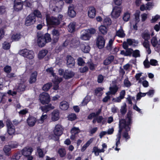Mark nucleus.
I'll use <instances>...</instances> for the list:
<instances>
[{"mask_svg":"<svg viewBox=\"0 0 160 160\" xmlns=\"http://www.w3.org/2000/svg\"><path fill=\"white\" fill-rule=\"evenodd\" d=\"M132 112L129 111L127 114L126 118L121 119L119 121L118 130L122 128V132L123 129H125V132L123 133V136L126 140L130 138L128 132L130 131L131 126L132 123Z\"/></svg>","mask_w":160,"mask_h":160,"instance_id":"nucleus-1","label":"nucleus"},{"mask_svg":"<svg viewBox=\"0 0 160 160\" xmlns=\"http://www.w3.org/2000/svg\"><path fill=\"white\" fill-rule=\"evenodd\" d=\"M37 37V44L41 48L44 47L47 43L51 42L52 40L50 34L48 33L44 34L41 32H38Z\"/></svg>","mask_w":160,"mask_h":160,"instance_id":"nucleus-2","label":"nucleus"},{"mask_svg":"<svg viewBox=\"0 0 160 160\" xmlns=\"http://www.w3.org/2000/svg\"><path fill=\"white\" fill-rule=\"evenodd\" d=\"M46 19L47 25L50 26H54L60 24V20L57 18L51 16L49 14H46Z\"/></svg>","mask_w":160,"mask_h":160,"instance_id":"nucleus-3","label":"nucleus"},{"mask_svg":"<svg viewBox=\"0 0 160 160\" xmlns=\"http://www.w3.org/2000/svg\"><path fill=\"white\" fill-rule=\"evenodd\" d=\"M40 102L43 105L48 104L50 101V98L47 92H43L40 94L39 97Z\"/></svg>","mask_w":160,"mask_h":160,"instance_id":"nucleus-4","label":"nucleus"},{"mask_svg":"<svg viewBox=\"0 0 160 160\" xmlns=\"http://www.w3.org/2000/svg\"><path fill=\"white\" fill-rule=\"evenodd\" d=\"M6 126L8 134L10 136L14 135L15 132V127L10 120L8 119L7 120Z\"/></svg>","mask_w":160,"mask_h":160,"instance_id":"nucleus-5","label":"nucleus"},{"mask_svg":"<svg viewBox=\"0 0 160 160\" xmlns=\"http://www.w3.org/2000/svg\"><path fill=\"white\" fill-rule=\"evenodd\" d=\"M20 53L22 56L29 59H32L34 58V53L33 51L27 49L21 50L20 51Z\"/></svg>","mask_w":160,"mask_h":160,"instance_id":"nucleus-6","label":"nucleus"},{"mask_svg":"<svg viewBox=\"0 0 160 160\" xmlns=\"http://www.w3.org/2000/svg\"><path fill=\"white\" fill-rule=\"evenodd\" d=\"M24 5V2L22 0H14L13 2L14 11L18 12L22 10Z\"/></svg>","mask_w":160,"mask_h":160,"instance_id":"nucleus-7","label":"nucleus"},{"mask_svg":"<svg viewBox=\"0 0 160 160\" xmlns=\"http://www.w3.org/2000/svg\"><path fill=\"white\" fill-rule=\"evenodd\" d=\"M62 128L61 125L58 124L55 126L53 130V132L54 134L57 136L55 139L56 141L59 140V137L61 136L62 133Z\"/></svg>","mask_w":160,"mask_h":160,"instance_id":"nucleus-8","label":"nucleus"},{"mask_svg":"<svg viewBox=\"0 0 160 160\" xmlns=\"http://www.w3.org/2000/svg\"><path fill=\"white\" fill-rule=\"evenodd\" d=\"M36 20V18L33 16V14H30L25 18V25L27 26H30L34 24Z\"/></svg>","mask_w":160,"mask_h":160,"instance_id":"nucleus-9","label":"nucleus"},{"mask_svg":"<svg viewBox=\"0 0 160 160\" xmlns=\"http://www.w3.org/2000/svg\"><path fill=\"white\" fill-rule=\"evenodd\" d=\"M64 0H56L54 2L55 8H53V11L56 12H59L62 9L64 5Z\"/></svg>","mask_w":160,"mask_h":160,"instance_id":"nucleus-10","label":"nucleus"},{"mask_svg":"<svg viewBox=\"0 0 160 160\" xmlns=\"http://www.w3.org/2000/svg\"><path fill=\"white\" fill-rule=\"evenodd\" d=\"M105 40L103 37L99 35L97 38L96 45L98 48L102 49L105 46Z\"/></svg>","mask_w":160,"mask_h":160,"instance_id":"nucleus-11","label":"nucleus"},{"mask_svg":"<svg viewBox=\"0 0 160 160\" xmlns=\"http://www.w3.org/2000/svg\"><path fill=\"white\" fill-rule=\"evenodd\" d=\"M17 146V145H13L12 144L5 145L3 149L5 155L8 156H9L11 153V148H16Z\"/></svg>","mask_w":160,"mask_h":160,"instance_id":"nucleus-12","label":"nucleus"},{"mask_svg":"<svg viewBox=\"0 0 160 160\" xmlns=\"http://www.w3.org/2000/svg\"><path fill=\"white\" fill-rule=\"evenodd\" d=\"M91 36V35L89 33L88 30H84L81 32L80 38L83 40H89Z\"/></svg>","mask_w":160,"mask_h":160,"instance_id":"nucleus-13","label":"nucleus"},{"mask_svg":"<svg viewBox=\"0 0 160 160\" xmlns=\"http://www.w3.org/2000/svg\"><path fill=\"white\" fill-rule=\"evenodd\" d=\"M67 66L68 67L72 68L75 65V60L74 58L70 55H68L67 57Z\"/></svg>","mask_w":160,"mask_h":160,"instance_id":"nucleus-14","label":"nucleus"},{"mask_svg":"<svg viewBox=\"0 0 160 160\" xmlns=\"http://www.w3.org/2000/svg\"><path fill=\"white\" fill-rule=\"evenodd\" d=\"M80 47L82 51L85 53L89 52L90 49V46L85 42L81 43L80 44Z\"/></svg>","mask_w":160,"mask_h":160,"instance_id":"nucleus-15","label":"nucleus"},{"mask_svg":"<svg viewBox=\"0 0 160 160\" xmlns=\"http://www.w3.org/2000/svg\"><path fill=\"white\" fill-rule=\"evenodd\" d=\"M120 8L118 6H115L113 8L111 14L112 16L115 18H118L120 14Z\"/></svg>","mask_w":160,"mask_h":160,"instance_id":"nucleus-16","label":"nucleus"},{"mask_svg":"<svg viewBox=\"0 0 160 160\" xmlns=\"http://www.w3.org/2000/svg\"><path fill=\"white\" fill-rule=\"evenodd\" d=\"M54 108V106H52L51 104L48 103L47 105L41 106L39 109L42 112L47 113L49 111L53 109Z\"/></svg>","mask_w":160,"mask_h":160,"instance_id":"nucleus-17","label":"nucleus"},{"mask_svg":"<svg viewBox=\"0 0 160 160\" xmlns=\"http://www.w3.org/2000/svg\"><path fill=\"white\" fill-rule=\"evenodd\" d=\"M27 121L29 126L33 127L35 124L37 119L34 117L30 115L27 119Z\"/></svg>","mask_w":160,"mask_h":160,"instance_id":"nucleus-18","label":"nucleus"},{"mask_svg":"<svg viewBox=\"0 0 160 160\" xmlns=\"http://www.w3.org/2000/svg\"><path fill=\"white\" fill-rule=\"evenodd\" d=\"M122 128H121L119 130H118V132L117 135V138L116 139V147L115 148L116 151H119L120 150V148H118V145H120V140L121 138V134L122 133Z\"/></svg>","mask_w":160,"mask_h":160,"instance_id":"nucleus-19","label":"nucleus"},{"mask_svg":"<svg viewBox=\"0 0 160 160\" xmlns=\"http://www.w3.org/2000/svg\"><path fill=\"white\" fill-rule=\"evenodd\" d=\"M96 10L94 7H91L89 8L88 11V17L91 18H94L96 14Z\"/></svg>","mask_w":160,"mask_h":160,"instance_id":"nucleus-20","label":"nucleus"},{"mask_svg":"<svg viewBox=\"0 0 160 160\" xmlns=\"http://www.w3.org/2000/svg\"><path fill=\"white\" fill-rule=\"evenodd\" d=\"M33 149L31 147L28 148H25L22 150V154L24 156H27L29 155H31Z\"/></svg>","mask_w":160,"mask_h":160,"instance_id":"nucleus-21","label":"nucleus"},{"mask_svg":"<svg viewBox=\"0 0 160 160\" xmlns=\"http://www.w3.org/2000/svg\"><path fill=\"white\" fill-rule=\"evenodd\" d=\"M59 107L62 110H66L69 107V104L68 102L63 101L60 103Z\"/></svg>","mask_w":160,"mask_h":160,"instance_id":"nucleus-22","label":"nucleus"},{"mask_svg":"<svg viewBox=\"0 0 160 160\" xmlns=\"http://www.w3.org/2000/svg\"><path fill=\"white\" fill-rule=\"evenodd\" d=\"M37 74L38 73L36 71L32 73L29 79V82L30 84H32L35 82L37 80Z\"/></svg>","mask_w":160,"mask_h":160,"instance_id":"nucleus-23","label":"nucleus"},{"mask_svg":"<svg viewBox=\"0 0 160 160\" xmlns=\"http://www.w3.org/2000/svg\"><path fill=\"white\" fill-rule=\"evenodd\" d=\"M75 75L74 73L72 71H65L64 74L63 78L66 79H68L73 78Z\"/></svg>","mask_w":160,"mask_h":160,"instance_id":"nucleus-24","label":"nucleus"},{"mask_svg":"<svg viewBox=\"0 0 160 160\" xmlns=\"http://www.w3.org/2000/svg\"><path fill=\"white\" fill-rule=\"evenodd\" d=\"M114 59V57L113 55H110L107 57L104 61L103 64L105 66H107L110 64Z\"/></svg>","mask_w":160,"mask_h":160,"instance_id":"nucleus-25","label":"nucleus"},{"mask_svg":"<svg viewBox=\"0 0 160 160\" xmlns=\"http://www.w3.org/2000/svg\"><path fill=\"white\" fill-rule=\"evenodd\" d=\"M68 15L69 17L71 18H74L76 16V12L73 7H68Z\"/></svg>","mask_w":160,"mask_h":160,"instance_id":"nucleus-26","label":"nucleus"},{"mask_svg":"<svg viewBox=\"0 0 160 160\" xmlns=\"http://www.w3.org/2000/svg\"><path fill=\"white\" fill-rule=\"evenodd\" d=\"M59 118V112L58 111L54 110L52 113V119L53 121L58 120Z\"/></svg>","mask_w":160,"mask_h":160,"instance_id":"nucleus-27","label":"nucleus"},{"mask_svg":"<svg viewBox=\"0 0 160 160\" xmlns=\"http://www.w3.org/2000/svg\"><path fill=\"white\" fill-rule=\"evenodd\" d=\"M48 52V51L47 50L43 49L40 51L38 55V58L40 59L43 58Z\"/></svg>","mask_w":160,"mask_h":160,"instance_id":"nucleus-28","label":"nucleus"},{"mask_svg":"<svg viewBox=\"0 0 160 160\" xmlns=\"http://www.w3.org/2000/svg\"><path fill=\"white\" fill-rule=\"evenodd\" d=\"M141 36L145 41H148L150 38V35L148 31L143 32L141 35Z\"/></svg>","mask_w":160,"mask_h":160,"instance_id":"nucleus-29","label":"nucleus"},{"mask_svg":"<svg viewBox=\"0 0 160 160\" xmlns=\"http://www.w3.org/2000/svg\"><path fill=\"white\" fill-rule=\"evenodd\" d=\"M93 139L91 138L87 141L86 143L83 145L81 148V151L82 152L84 151L89 145L92 142Z\"/></svg>","mask_w":160,"mask_h":160,"instance_id":"nucleus-30","label":"nucleus"},{"mask_svg":"<svg viewBox=\"0 0 160 160\" xmlns=\"http://www.w3.org/2000/svg\"><path fill=\"white\" fill-rule=\"evenodd\" d=\"M99 31L103 35L106 34L108 32V28L105 25H101L99 28Z\"/></svg>","mask_w":160,"mask_h":160,"instance_id":"nucleus-31","label":"nucleus"},{"mask_svg":"<svg viewBox=\"0 0 160 160\" xmlns=\"http://www.w3.org/2000/svg\"><path fill=\"white\" fill-rule=\"evenodd\" d=\"M58 153L61 158H63L66 155V150L64 148H60L58 150Z\"/></svg>","mask_w":160,"mask_h":160,"instance_id":"nucleus-32","label":"nucleus"},{"mask_svg":"<svg viewBox=\"0 0 160 160\" xmlns=\"http://www.w3.org/2000/svg\"><path fill=\"white\" fill-rule=\"evenodd\" d=\"M31 14H33V16H34L35 18L37 17L38 18H42V16L41 12L38 9H35L33 11V13Z\"/></svg>","mask_w":160,"mask_h":160,"instance_id":"nucleus-33","label":"nucleus"},{"mask_svg":"<svg viewBox=\"0 0 160 160\" xmlns=\"http://www.w3.org/2000/svg\"><path fill=\"white\" fill-rule=\"evenodd\" d=\"M75 24L74 23H70L68 25V30L69 32L72 33L75 30Z\"/></svg>","mask_w":160,"mask_h":160,"instance_id":"nucleus-34","label":"nucleus"},{"mask_svg":"<svg viewBox=\"0 0 160 160\" xmlns=\"http://www.w3.org/2000/svg\"><path fill=\"white\" fill-rule=\"evenodd\" d=\"M118 88L117 85H115L109 88V90L111 92V94L114 95L118 91Z\"/></svg>","mask_w":160,"mask_h":160,"instance_id":"nucleus-35","label":"nucleus"},{"mask_svg":"<svg viewBox=\"0 0 160 160\" xmlns=\"http://www.w3.org/2000/svg\"><path fill=\"white\" fill-rule=\"evenodd\" d=\"M102 90L103 89L101 87L96 88L94 90V95L98 96H101L102 94L101 93V92Z\"/></svg>","mask_w":160,"mask_h":160,"instance_id":"nucleus-36","label":"nucleus"},{"mask_svg":"<svg viewBox=\"0 0 160 160\" xmlns=\"http://www.w3.org/2000/svg\"><path fill=\"white\" fill-rule=\"evenodd\" d=\"M120 112L122 115H124L127 111V105L124 103L120 109Z\"/></svg>","mask_w":160,"mask_h":160,"instance_id":"nucleus-37","label":"nucleus"},{"mask_svg":"<svg viewBox=\"0 0 160 160\" xmlns=\"http://www.w3.org/2000/svg\"><path fill=\"white\" fill-rule=\"evenodd\" d=\"M116 35L118 37L121 38H123L125 36V34L122 29L119 30L116 32Z\"/></svg>","mask_w":160,"mask_h":160,"instance_id":"nucleus-38","label":"nucleus"},{"mask_svg":"<svg viewBox=\"0 0 160 160\" xmlns=\"http://www.w3.org/2000/svg\"><path fill=\"white\" fill-rule=\"evenodd\" d=\"M130 13L128 12L124 13L123 17V19L125 22L128 21L130 17Z\"/></svg>","mask_w":160,"mask_h":160,"instance_id":"nucleus-39","label":"nucleus"},{"mask_svg":"<svg viewBox=\"0 0 160 160\" xmlns=\"http://www.w3.org/2000/svg\"><path fill=\"white\" fill-rule=\"evenodd\" d=\"M52 86L51 83H48L45 84L42 87V90L46 92L48 91Z\"/></svg>","mask_w":160,"mask_h":160,"instance_id":"nucleus-40","label":"nucleus"},{"mask_svg":"<svg viewBox=\"0 0 160 160\" xmlns=\"http://www.w3.org/2000/svg\"><path fill=\"white\" fill-rule=\"evenodd\" d=\"M111 20L109 18H106L104 20L103 23L104 25L107 26V27L111 24Z\"/></svg>","mask_w":160,"mask_h":160,"instance_id":"nucleus-41","label":"nucleus"},{"mask_svg":"<svg viewBox=\"0 0 160 160\" xmlns=\"http://www.w3.org/2000/svg\"><path fill=\"white\" fill-rule=\"evenodd\" d=\"M140 12L139 11H137L134 14L135 16V20L136 22L138 23L140 21L139 17Z\"/></svg>","mask_w":160,"mask_h":160,"instance_id":"nucleus-42","label":"nucleus"},{"mask_svg":"<svg viewBox=\"0 0 160 160\" xmlns=\"http://www.w3.org/2000/svg\"><path fill=\"white\" fill-rule=\"evenodd\" d=\"M158 43L157 39L156 37H153L151 39V43L154 47H155Z\"/></svg>","mask_w":160,"mask_h":160,"instance_id":"nucleus-43","label":"nucleus"},{"mask_svg":"<svg viewBox=\"0 0 160 160\" xmlns=\"http://www.w3.org/2000/svg\"><path fill=\"white\" fill-rule=\"evenodd\" d=\"M20 35L19 34L17 33L16 34H13L11 37L12 41H18L20 38Z\"/></svg>","mask_w":160,"mask_h":160,"instance_id":"nucleus-44","label":"nucleus"},{"mask_svg":"<svg viewBox=\"0 0 160 160\" xmlns=\"http://www.w3.org/2000/svg\"><path fill=\"white\" fill-rule=\"evenodd\" d=\"M79 129L78 128L73 127L71 130V132L72 134H78L79 132Z\"/></svg>","mask_w":160,"mask_h":160,"instance_id":"nucleus-45","label":"nucleus"},{"mask_svg":"<svg viewBox=\"0 0 160 160\" xmlns=\"http://www.w3.org/2000/svg\"><path fill=\"white\" fill-rule=\"evenodd\" d=\"M68 118L69 120L72 121L75 120L77 116L76 114L75 113H71L69 114Z\"/></svg>","mask_w":160,"mask_h":160,"instance_id":"nucleus-46","label":"nucleus"},{"mask_svg":"<svg viewBox=\"0 0 160 160\" xmlns=\"http://www.w3.org/2000/svg\"><path fill=\"white\" fill-rule=\"evenodd\" d=\"M132 54V56L136 58L140 56V51L138 50L133 51Z\"/></svg>","mask_w":160,"mask_h":160,"instance_id":"nucleus-47","label":"nucleus"},{"mask_svg":"<svg viewBox=\"0 0 160 160\" xmlns=\"http://www.w3.org/2000/svg\"><path fill=\"white\" fill-rule=\"evenodd\" d=\"M143 65L145 68H149L150 67V62H149L148 58H147L143 62Z\"/></svg>","mask_w":160,"mask_h":160,"instance_id":"nucleus-48","label":"nucleus"},{"mask_svg":"<svg viewBox=\"0 0 160 160\" xmlns=\"http://www.w3.org/2000/svg\"><path fill=\"white\" fill-rule=\"evenodd\" d=\"M87 64L90 70L92 71L94 70L95 69V66L94 64L92 61L88 62H87Z\"/></svg>","mask_w":160,"mask_h":160,"instance_id":"nucleus-49","label":"nucleus"},{"mask_svg":"<svg viewBox=\"0 0 160 160\" xmlns=\"http://www.w3.org/2000/svg\"><path fill=\"white\" fill-rule=\"evenodd\" d=\"M126 56H131L133 50L131 48L126 49Z\"/></svg>","mask_w":160,"mask_h":160,"instance_id":"nucleus-50","label":"nucleus"},{"mask_svg":"<svg viewBox=\"0 0 160 160\" xmlns=\"http://www.w3.org/2000/svg\"><path fill=\"white\" fill-rule=\"evenodd\" d=\"M3 48L4 49L8 50L10 48V44L8 42L7 43L6 42H4L3 44Z\"/></svg>","mask_w":160,"mask_h":160,"instance_id":"nucleus-51","label":"nucleus"},{"mask_svg":"<svg viewBox=\"0 0 160 160\" xmlns=\"http://www.w3.org/2000/svg\"><path fill=\"white\" fill-rule=\"evenodd\" d=\"M92 152L94 153L95 155L98 156L99 155V149H98L97 147H94L93 148Z\"/></svg>","mask_w":160,"mask_h":160,"instance_id":"nucleus-52","label":"nucleus"},{"mask_svg":"<svg viewBox=\"0 0 160 160\" xmlns=\"http://www.w3.org/2000/svg\"><path fill=\"white\" fill-rule=\"evenodd\" d=\"M22 156V154L20 152H18L15 153L12 157L16 160H19Z\"/></svg>","mask_w":160,"mask_h":160,"instance_id":"nucleus-53","label":"nucleus"},{"mask_svg":"<svg viewBox=\"0 0 160 160\" xmlns=\"http://www.w3.org/2000/svg\"><path fill=\"white\" fill-rule=\"evenodd\" d=\"M4 70L5 72L9 73L11 71V66L7 65L4 68Z\"/></svg>","mask_w":160,"mask_h":160,"instance_id":"nucleus-54","label":"nucleus"},{"mask_svg":"<svg viewBox=\"0 0 160 160\" xmlns=\"http://www.w3.org/2000/svg\"><path fill=\"white\" fill-rule=\"evenodd\" d=\"M104 79L103 76L101 74H99L98 77L97 81L98 83H101Z\"/></svg>","mask_w":160,"mask_h":160,"instance_id":"nucleus-55","label":"nucleus"},{"mask_svg":"<svg viewBox=\"0 0 160 160\" xmlns=\"http://www.w3.org/2000/svg\"><path fill=\"white\" fill-rule=\"evenodd\" d=\"M150 64L152 66H156L158 64V62L155 59H151L150 60Z\"/></svg>","mask_w":160,"mask_h":160,"instance_id":"nucleus-56","label":"nucleus"},{"mask_svg":"<svg viewBox=\"0 0 160 160\" xmlns=\"http://www.w3.org/2000/svg\"><path fill=\"white\" fill-rule=\"evenodd\" d=\"M6 12V8L4 6H0V15H2Z\"/></svg>","mask_w":160,"mask_h":160,"instance_id":"nucleus-57","label":"nucleus"},{"mask_svg":"<svg viewBox=\"0 0 160 160\" xmlns=\"http://www.w3.org/2000/svg\"><path fill=\"white\" fill-rule=\"evenodd\" d=\"M52 36H59L60 33L58 30L55 29H54L52 31Z\"/></svg>","mask_w":160,"mask_h":160,"instance_id":"nucleus-58","label":"nucleus"},{"mask_svg":"<svg viewBox=\"0 0 160 160\" xmlns=\"http://www.w3.org/2000/svg\"><path fill=\"white\" fill-rule=\"evenodd\" d=\"M88 70V68L87 66H84L83 68H80V71L81 73H84L87 72Z\"/></svg>","mask_w":160,"mask_h":160,"instance_id":"nucleus-59","label":"nucleus"},{"mask_svg":"<svg viewBox=\"0 0 160 160\" xmlns=\"http://www.w3.org/2000/svg\"><path fill=\"white\" fill-rule=\"evenodd\" d=\"M89 102V100L88 99V97H85L82 102V106L86 105Z\"/></svg>","mask_w":160,"mask_h":160,"instance_id":"nucleus-60","label":"nucleus"},{"mask_svg":"<svg viewBox=\"0 0 160 160\" xmlns=\"http://www.w3.org/2000/svg\"><path fill=\"white\" fill-rule=\"evenodd\" d=\"M37 151L38 152V156L40 158H43L44 156L42 150L40 148H38Z\"/></svg>","mask_w":160,"mask_h":160,"instance_id":"nucleus-61","label":"nucleus"},{"mask_svg":"<svg viewBox=\"0 0 160 160\" xmlns=\"http://www.w3.org/2000/svg\"><path fill=\"white\" fill-rule=\"evenodd\" d=\"M141 20L142 21L144 22L146 21L148 18V15L146 13H144L141 14Z\"/></svg>","mask_w":160,"mask_h":160,"instance_id":"nucleus-62","label":"nucleus"},{"mask_svg":"<svg viewBox=\"0 0 160 160\" xmlns=\"http://www.w3.org/2000/svg\"><path fill=\"white\" fill-rule=\"evenodd\" d=\"M85 62L81 58H79L78 59V64L79 66H82L83 65Z\"/></svg>","mask_w":160,"mask_h":160,"instance_id":"nucleus-63","label":"nucleus"},{"mask_svg":"<svg viewBox=\"0 0 160 160\" xmlns=\"http://www.w3.org/2000/svg\"><path fill=\"white\" fill-rule=\"evenodd\" d=\"M125 94L126 92L125 90H122L120 93L119 98H121V99H123L124 98Z\"/></svg>","mask_w":160,"mask_h":160,"instance_id":"nucleus-64","label":"nucleus"}]
</instances>
